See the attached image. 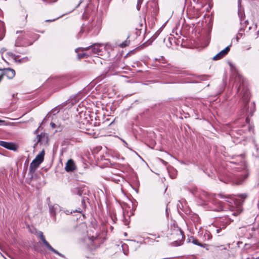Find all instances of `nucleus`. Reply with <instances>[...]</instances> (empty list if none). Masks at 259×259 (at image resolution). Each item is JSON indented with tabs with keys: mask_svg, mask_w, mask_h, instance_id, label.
Listing matches in <instances>:
<instances>
[{
	"mask_svg": "<svg viewBox=\"0 0 259 259\" xmlns=\"http://www.w3.org/2000/svg\"><path fill=\"white\" fill-rule=\"evenodd\" d=\"M241 0H238V8H239L241 7Z\"/></svg>",
	"mask_w": 259,
	"mask_h": 259,
	"instance_id": "32",
	"label": "nucleus"
},
{
	"mask_svg": "<svg viewBox=\"0 0 259 259\" xmlns=\"http://www.w3.org/2000/svg\"><path fill=\"white\" fill-rule=\"evenodd\" d=\"M16 45H17V46H19V38H18L17 39V40H16Z\"/></svg>",
	"mask_w": 259,
	"mask_h": 259,
	"instance_id": "35",
	"label": "nucleus"
},
{
	"mask_svg": "<svg viewBox=\"0 0 259 259\" xmlns=\"http://www.w3.org/2000/svg\"><path fill=\"white\" fill-rule=\"evenodd\" d=\"M76 168L75 164L72 159H69L65 167V169L67 172L73 171Z\"/></svg>",
	"mask_w": 259,
	"mask_h": 259,
	"instance_id": "13",
	"label": "nucleus"
},
{
	"mask_svg": "<svg viewBox=\"0 0 259 259\" xmlns=\"http://www.w3.org/2000/svg\"><path fill=\"white\" fill-rule=\"evenodd\" d=\"M73 193L81 196L83 194V190L81 187H77L74 189Z\"/></svg>",
	"mask_w": 259,
	"mask_h": 259,
	"instance_id": "19",
	"label": "nucleus"
},
{
	"mask_svg": "<svg viewBox=\"0 0 259 259\" xmlns=\"http://www.w3.org/2000/svg\"><path fill=\"white\" fill-rule=\"evenodd\" d=\"M102 18L100 15H95L87 23H84L81 27L79 35L81 36L85 34L90 36L97 35L101 28Z\"/></svg>",
	"mask_w": 259,
	"mask_h": 259,
	"instance_id": "3",
	"label": "nucleus"
},
{
	"mask_svg": "<svg viewBox=\"0 0 259 259\" xmlns=\"http://www.w3.org/2000/svg\"><path fill=\"white\" fill-rule=\"evenodd\" d=\"M129 38V36L127 37V39L123 41L122 43H121L119 46L121 48H125L127 46H128L130 45V41L129 40H128V38Z\"/></svg>",
	"mask_w": 259,
	"mask_h": 259,
	"instance_id": "20",
	"label": "nucleus"
},
{
	"mask_svg": "<svg viewBox=\"0 0 259 259\" xmlns=\"http://www.w3.org/2000/svg\"><path fill=\"white\" fill-rule=\"evenodd\" d=\"M189 241L192 242L193 244H194L195 245L203 247V248H204L205 247V246H206V244H202L201 243H200L197 239L193 237H191L189 239Z\"/></svg>",
	"mask_w": 259,
	"mask_h": 259,
	"instance_id": "17",
	"label": "nucleus"
},
{
	"mask_svg": "<svg viewBox=\"0 0 259 259\" xmlns=\"http://www.w3.org/2000/svg\"><path fill=\"white\" fill-rule=\"evenodd\" d=\"M232 217L234 216L232 215L231 212H230L229 210L228 213L224 217L221 218L220 220L217 222L216 233L217 234L222 233L221 234L218 236H221L224 234L222 232L223 230L227 227L231 221H233Z\"/></svg>",
	"mask_w": 259,
	"mask_h": 259,
	"instance_id": "6",
	"label": "nucleus"
},
{
	"mask_svg": "<svg viewBox=\"0 0 259 259\" xmlns=\"http://www.w3.org/2000/svg\"><path fill=\"white\" fill-rule=\"evenodd\" d=\"M21 33H23V31H21ZM23 33H24L23 36L25 37L26 35V33L25 32H24Z\"/></svg>",
	"mask_w": 259,
	"mask_h": 259,
	"instance_id": "39",
	"label": "nucleus"
},
{
	"mask_svg": "<svg viewBox=\"0 0 259 259\" xmlns=\"http://www.w3.org/2000/svg\"><path fill=\"white\" fill-rule=\"evenodd\" d=\"M118 179H114V178H112V181H115L116 183H118V182L120 181V178L119 177H118Z\"/></svg>",
	"mask_w": 259,
	"mask_h": 259,
	"instance_id": "31",
	"label": "nucleus"
},
{
	"mask_svg": "<svg viewBox=\"0 0 259 259\" xmlns=\"http://www.w3.org/2000/svg\"><path fill=\"white\" fill-rule=\"evenodd\" d=\"M239 199H240L239 201H238L236 199L233 198H228L226 197L227 200L226 201L230 203H232V202L234 203L235 206H230L229 208V211L231 212V214L233 216H237L239 214H240L242 210V204L243 203V200L246 199L248 197V195L246 193L238 194L237 195Z\"/></svg>",
	"mask_w": 259,
	"mask_h": 259,
	"instance_id": "4",
	"label": "nucleus"
},
{
	"mask_svg": "<svg viewBox=\"0 0 259 259\" xmlns=\"http://www.w3.org/2000/svg\"><path fill=\"white\" fill-rule=\"evenodd\" d=\"M125 65L121 57L117 58L114 61L110 63L108 68L105 70L107 76L115 75L124 68Z\"/></svg>",
	"mask_w": 259,
	"mask_h": 259,
	"instance_id": "5",
	"label": "nucleus"
},
{
	"mask_svg": "<svg viewBox=\"0 0 259 259\" xmlns=\"http://www.w3.org/2000/svg\"><path fill=\"white\" fill-rule=\"evenodd\" d=\"M257 34H258V36H259V30L257 32Z\"/></svg>",
	"mask_w": 259,
	"mask_h": 259,
	"instance_id": "41",
	"label": "nucleus"
},
{
	"mask_svg": "<svg viewBox=\"0 0 259 259\" xmlns=\"http://www.w3.org/2000/svg\"><path fill=\"white\" fill-rule=\"evenodd\" d=\"M238 16L240 18V23L242 24L244 21L245 15L243 13L240 12V10L238 11Z\"/></svg>",
	"mask_w": 259,
	"mask_h": 259,
	"instance_id": "21",
	"label": "nucleus"
},
{
	"mask_svg": "<svg viewBox=\"0 0 259 259\" xmlns=\"http://www.w3.org/2000/svg\"><path fill=\"white\" fill-rule=\"evenodd\" d=\"M42 138H45V134L41 133L37 136V142L41 143Z\"/></svg>",
	"mask_w": 259,
	"mask_h": 259,
	"instance_id": "24",
	"label": "nucleus"
},
{
	"mask_svg": "<svg viewBox=\"0 0 259 259\" xmlns=\"http://www.w3.org/2000/svg\"><path fill=\"white\" fill-rule=\"evenodd\" d=\"M51 125L53 128H55L56 126V124L53 122L51 123Z\"/></svg>",
	"mask_w": 259,
	"mask_h": 259,
	"instance_id": "33",
	"label": "nucleus"
},
{
	"mask_svg": "<svg viewBox=\"0 0 259 259\" xmlns=\"http://www.w3.org/2000/svg\"><path fill=\"white\" fill-rule=\"evenodd\" d=\"M226 169L232 172L239 171L241 174H238L233 180V183L236 185H241L247 178L249 175V171L247 165L244 154L234 155L230 158V160L226 163Z\"/></svg>",
	"mask_w": 259,
	"mask_h": 259,
	"instance_id": "1",
	"label": "nucleus"
},
{
	"mask_svg": "<svg viewBox=\"0 0 259 259\" xmlns=\"http://www.w3.org/2000/svg\"><path fill=\"white\" fill-rule=\"evenodd\" d=\"M4 70V69L0 68V71Z\"/></svg>",
	"mask_w": 259,
	"mask_h": 259,
	"instance_id": "43",
	"label": "nucleus"
},
{
	"mask_svg": "<svg viewBox=\"0 0 259 259\" xmlns=\"http://www.w3.org/2000/svg\"><path fill=\"white\" fill-rule=\"evenodd\" d=\"M41 163H39L38 161L34 159L31 162L29 166V171L30 173L33 174L35 172L36 169L39 167Z\"/></svg>",
	"mask_w": 259,
	"mask_h": 259,
	"instance_id": "15",
	"label": "nucleus"
},
{
	"mask_svg": "<svg viewBox=\"0 0 259 259\" xmlns=\"http://www.w3.org/2000/svg\"><path fill=\"white\" fill-rule=\"evenodd\" d=\"M231 45L227 46L225 49L222 50L213 58V60H218L225 57L229 52Z\"/></svg>",
	"mask_w": 259,
	"mask_h": 259,
	"instance_id": "11",
	"label": "nucleus"
},
{
	"mask_svg": "<svg viewBox=\"0 0 259 259\" xmlns=\"http://www.w3.org/2000/svg\"><path fill=\"white\" fill-rule=\"evenodd\" d=\"M89 238L91 241H94V240H96L97 237L96 236H92L91 237L89 236Z\"/></svg>",
	"mask_w": 259,
	"mask_h": 259,
	"instance_id": "30",
	"label": "nucleus"
},
{
	"mask_svg": "<svg viewBox=\"0 0 259 259\" xmlns=\"http://www.w3.org/2000/svg\"><path fill=\"white\" fill-rule=\"evenodd\" d=\"M49 212L51 217H53V220L56 221V211L59 210V206L58 204L49 205Z\"/></svg>",
	"mask_w": 259,
	"mask_h": 259,
	"instance_id": "14",
	"label": "nucleus"
},
{
	"mask_svg": "<svg viewBox=\"0 0 259 259\" xmlns=\"http://www.w3.org/2000/svg\"><path fill=\"white\" fill-rule=\"evenodd\" d=\"M162 27L163 26L161 27L153 35L152 37L153 38V39H155L159 35L160 33L162 30Z\"/></svg>",
	"mask_w": 259,
	"mask_h": 259,
	"instance_id": "26",
	"label": "nucleus"
},
{
	"mask_svg": "<svg viewBox=\"0 0 259 259\" xmlns=\"http://www.w3.org/2000/svg\"><path fill=\"white\" fill-rule=\"evenodd\" d=\"M252 155L255 157H259V142H254V147L252 149Z\"/></svg>",
	"mask_w": 259,
	"mask_h": 259,
	"instance_id": "16",
	"label": "nucleus"
},
{
	"mask_svg": "<svg viewBox=\"0 0 259 259\" xmlns=\"http://www.w3.org/2000/svg\"><path fill=\"white\" fill-rule=\"evenodd\" d=\"M44 3L46 5L52 4L55 2H56L57 0H42Z\"/></svg>",
	"mask_w": 259,
	"mask_h": 259,
	"instance_id": "27",
	"label": "nucleus"
},
{
	"mask_svg": "<svg viewBox=\"0 0 259 259\" xmlns=\"http://www.w3.org/2000/svg\"><path fill=\"white\" fill-rule=\"evenodd\" d=\"M235 81L239 82L238 88V92L242 96V100L244 103V110L248 116H251L255 110V107L254 103H251L247 106V102L249 101L250 94L247 88L245 87L244 78L240 75H237Z\"/></svg>",
	"mask_w": 259,
	"mask_h": 259,
	"instance_id": "2",
	"label": "nucleus"
},
{
	"mask_svg": "<svg viewBox=\"0 0 259 259\" xmlns=\"http://www.w3.org/2000/svg\"><path fill=\"white\" fill-rule=\"evenodd\" d=\"M121 140L123 142L124 145L126 146L127 145V143L124 140Z\"/></svg>",
	"mask_w": 259,
	"mask_h": 259,
	"instance_id": "36",
	"label": "nucleus"
},
{
	"mask_svg": "<svg viewBox=\"0 0 259 259\" xmlns=\"http://www.w3.org/2000/svg\"><path fill=\"white\" fill-rule=\"evenodd\" d=\"M168 235H169V239L174 241H180L183 238V231L175 224L171 225Z\"/></svg>",
	"mask_w": 259,
	"mask_h": 259,
	"instance_id": "7",
	"label": "nucleus"
},
{
	"mask_svg": "<svg viewBox=\"0 0 259 259\" xmlns=\"http://www.w3.org/2000/svg\"><path fill=\"white\" fill-rule=\"evenodd\" d=\"M162 27L163 26L161 27L153 35L152 37L153 38V39H155L159 35L160 33L162 30Z\"/></svg>",
	"mask_w": 259,
	"mask_h": 259,
	"instance_id": "25",
	"label": "nucleus"
},
{
	"mask_svg": "<svg viewBox=\"0 0 259 259\" xmlns=\"http://www.w3.org/2000/svg\"><path fill=\"white\" fill-rule=\"evenodd\" d=\"M152 19L153 20V21H154V18H152Z\"/></svg>",
	"mask_w": 259,
	"mask_h": 259,
	"instance_id": "44",
	"label": "nucleus"
},
{
	"mask_svg": "<svg viewBox=\"0 0 259 259\" xmlns=\"http://www.w3.org/2000/svg\"><path fill=\"white\" fill-rule=\"evenodd\" d=\"M0 146L11 150H16L17 146L12 142H9L0 140Z\"/></svg>",
	"mask_w": 259,
	"mask_h": 259,
	"instance_id": "12",
	"label": "nucleus"
},
{
	"mask_svg": "<svg viewBox=\"0 0 259 259\" xmlns=\"http://www.w3.org/2000/svg\"><path fill=\"white\" fill-rule=\"evenodd\" d=\"M8 55L9 56H11L12 57L14 60L15 61L16 59V57L18 56H16L15 54H14L13 53H11V52H8Z\"/></svg>",
	"mask_w": 259,
	"mask_h": 259,
	"instance_id": "29",
	"label": "nucleus"
},
{
	"mask_svg": "<svg viewBox=\"0 0 259 259\" xmlns=\"http://www.w3.org/2000/svg\"><path fill=\"white\" fill-rule=\"evenodd\" d=\"M38 235H39V238H40L41 241L43 242V243L44 244V245L50 250H51V251H52L53 252L57 254H58L59 255L61 256H63V255L59 253L57 250H55V249H54L51 245L49 243V242L46 241V239H45V237L43 234V233L41 231H39V233H38Z\"/></svg>",
	"mask_w": 259,
	"mask_h": 259,
	"instance_id": "10",
	"label": "nucleus"
},
{
	"mask_svg": "<svg viewBox=\"0 0 259 259\" xmlns=\"http://www.w3.org/2000/svg\"><path fill=\"white\" fill-rule=\"evenodd\" d=\"M44 151L42 150L40 153H39L38 155H36L34 159L39 162V163H41L44 159Z\"/></svg>",
	"mask_w": 259,
	"mask_h": 259,
	"instance_id": "18",
	"label": "nucleus"
},
{
	"mask_svg": "<svg viewBox=\"0 0 259 259\" xmlns=\"http://www.w3.org/2000/svg\"><path fill=\"white\" fill-rule=\"evenodd\" d=\"M246 122H248V121H249L248 117H247V118H246Z\"/></svg>",
	"mask_w": 259,
	"mask_h": 259,
	"instance_id": "40",
	"label": "nucleus"
},
{
	"mask_svg": "<svg viewBox=\"0 0 259 259\" xmlns=\"http://www.w3.org/2000/svg\"><path fill=\"white\" fill-rule=\"evenodd\" d=\"M59 18H57L56 19H54L53 20H47L46 21H48V22H52V21H55L56 20L58 19Z\"/></svg>",
	"mask_w": 259,
	"mask_h": 259,
	"instance_id": "34",
	"label": "nucleus"
},
{
	"mask_svg": "<svg viewBox=\"0 0 259 259\" xmlns=\"http://www.w3.org/2000/svg\"><path fill=\"white\" fill-rule=\"evenodd\" d=\"M90 48L92 49L93 53L95 55L98 56H102L103 53V50L104 49L103 45H99L98 44H95L92 46L84 48H82L83 50H88Z\"/></svg>",
	"mask_w": 259,
	"mask_h": 259,
	"instance_id": "9",
	"label": "nucleus"
},
{
	"mask_svg": "<svg viewBox=\"0 0 259 259\" xmlns=\"http://www.w3.org/2000/svg\"><path fill=\"white\" fill-rule=\"evenodd\" d=\"M77 56L79 59H81L84 58H87L89 56V55L85 53H80L77 54Z\"/></svg>",
	"mask_w": 259,
	"mask_h": 259,
	"instance_id": "23",
	"label": "nucleus"
},
{
	"mask_svg": "<svg viewBox=\"0 0 259 259\" xmlns=\"http://www.w3.org/2000/svg\"><path fill=\"white\" fill-rule=\"evenodd\" d=\"M28 60H29L28 57H25L22 58L19 60L16 59L15 62H18V63H24V62H26L28 61Z\"/></svg>",
	"mask_w": 259,
	"mask_h": 259,
	"instance_id": "22",
	"label": "nucleus"
},
{
	"mask_svg": "<svg viewBox=\"0 0 259 259\" xmlns=\"http://www.w3.org/2000/svg\"><path fill=\"white\" fill-rule=\"evenodd\" d=\"M207 205L209 210L214 211L223 210V206L221 201L215 198H212Z\"/></svg>",
	"mask_w": 259,
	"mask_h": 259,
	"instance_id": "8",
	"label": "nucleus"
},
{
	"mask_svg": "<svg viewBox=\"0 0 259 259\" xmlns=\"http://www.w3.org/2000/svg\"><path fill=\"white\" fill-rule=\"evenodd\" d=\"M143 0H138L137 2V9L138 11L140 10L141 5L143 3Z\"/></svg>",
	"mask_w": 259,
	"mask_h": 259,
	"instance_id": "28",
	"label": "nucleus"
},
{
	"mask_svg": "<svg viewBox=\"0 0 259 259\" xmlns=\"http://www.w3.org/2000/svg\"><path fill=\"white\" fill-rule=\"evenodd\" d=\"M81 3H82V0H79V3H78L77 7L79 6Z\"/></svg>",
	"mask_w": 259,
	"mask_h": 259,
	"instance_id": "37",
	"label": "nucleus"
},
{
	"mask_svg": "<svg viewBox=\"0 0 259 259\" xmlns=\"http://www.w3.org/2000/svg\"><path fill=\"white\" fill-rule=\"evenodd\" d=\"M82 203H84V200H82Z\"/></svg>",
	"mask_w": 259,
	"mask_h": 259,
	"instance_id": "42",
	"label": "nucleus"
},
{
	"mask_svg": "<svg viewBox=\"0 0 259 259\" xmlns=\"http://www.w3.org/2000/svg\"><path fill=\"white\" fill-rule=\"evenodd\" d=\"M219 196L220 197V198H224V196H223V194H219Z\"/></svg>",
	"mask_w": 259,
	"mask_h": 259,
	"instance_id": "38",
	"label": "nucleus"
}]
</instances>
